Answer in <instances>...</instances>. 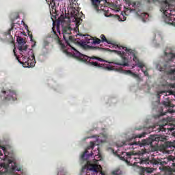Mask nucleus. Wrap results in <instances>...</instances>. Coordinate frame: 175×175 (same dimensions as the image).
Instances as JSON below:
<instances>
[{
	"label": "nucleus",
	"instance_id": "20",
	"mask_svg": "<svg viewBox=\"0 0 175 175\" xmlns=\"http://www.w3.org/2000/svg\"><path fill=\"white\" fill-rule=\"evenodd\" d=\"M172 147L175 148V140L174 142H169V141L166 142L163 144V148L165 149L172 148Z\"/></svg>",
	"mask_w": 175,
	"mask_h": 175
},
{
	"label": "nucleus",
	"instance_id": "5",
	"mask_svg": "<svg viewBox=\"0 0 175 175\" xmlns=\"http://www.w3.org/2000/svg\"><path fill=\"white\" fill-rule=\"evenodd\" d=\"M85 36L84 38L85 40H82L79 42V44L81 46L84 47V49H88L90 50H94V51L100 50V47L88 45V44H94V38H92L89 35H88L87 37H85L86 36Z\"/></svg>",
	"mask_w": 175,
	"mask_h": 175
},
{
	"label": "nucleus",
	"instance_id": "16",
	"mask_svg": "<svg viewBox=\"0 0 175 175\" xmlns=\"http://www.w3.org/2000/svg\"><path fill=\"white\" fill-rule=\"evenodd\" d=\"M100 2H102V0H91L92 6L96 12H99V5H100Z\"/></svg>",
	"mask_w": 175,
	"mask_h": 175
},
{
	"label": "nucleus",
	"instance_id": "26",
	"mask_svg": "<svg viewBox=\"0 0 175 175\" xmlns=\"http://www.w3.org/2000/svg\"><path fill=\"white\" fill-rule=\"evenodd\" d=\"M18 49L21 52L24 53V51H27L28 50V46L27 45H21L18 46Z\"/></svg>",
	"mask_w": 175,
	"mask_h": 175
},
{
	"label": "nucleus",
	"instance_id": "19",
	"mask_svg": "<svg viewBox=\"0 0 175 175\" xmlns=\"http://www.w3.org/2000/svg\"><path fill=\"white\" fill-rule=\"evenodd\" d=\"M55 36V40H56L57 43L61 46L62 49H65V44L62 43V40L59 39V36H58V34H57L56 31H53Z\"/></svg>",
	"mask_w": 175,
	"mask_h": 175
},
{
	"label": "nucleus",
	"instance_id": "6",
	"mask_svg": "<svg viewBox=\"0 0 175 175\" xmlns=\"http://www.w3.org/2000/svg\"><path fill=\"white\" fill-rule=\"evenodd\" d=\"M139 163L141 165H146V166H148V165H161V166L167 165V162L154 158L151 160H150V158H143L142 159H139Z\"/></svg>",
	"mask_w": 175,
	"mask_h": 175
},
{
	"label": "nucleus",
	"instance_id": "13",
	"mask_svg": "<svg viewBox=\"0 0 175 175\" xmlns=\"http://www.w3.org/2000/svg\"><path fill=\"white\" fill-rule=\"evenodd\" d=\"M71 17L74 18L75 21L77 23V25H80V24H81V21H83V19L80 18L81 17V14L79 13V10L75 8L72 9Z\"/></svg>",
	"mask_w": 175,
	"mask_h": 175
},
{
	"label": "nucleus",
	"instance_id": "47",
	"mask_svg": "<svg viewBox=\"0 0 175 175\" xmlns=\"http://www.w3.org/2000/svg\"><path fill=\"white\" fill-rule=\"evenodd\" d=\"M79 36H81V34H79Z\"/></svg>",
	"mask_w": 175,
	"mask_h": 175
},
{
	"label": "nucleus",
	"instance_id": "48",
	"mask_svg": "<svg viewBox=\"0 0 175 175\" xmlns=\"http://www.w3.org/2000/svg\"><path fill=\"white\" fill-rule=\"evenodd\" d=\"M174 80H175V77H174Z\"/></svg>",
	"mask_w": 175,
	"mask_h": 175
},
{
	"label": "nucleus",
	"instance_id": "8",
	"mask_svg": "<svg viewBox=\"0 0 175 175\" xmlns=\"http://www.w3.org/2000/svg\"><path fill=\"white\" fill-rule=\"evenodd\" d=\"M118 157L121 159V161H124L127 163L128 166H132V163H131V159H136L135 154H133L131 152H124L122 154H118Z\"/></svg>",
	"mask_w": 175,
	"mask_h": 175
},
{
	"label": "nucleus",
	"instance_id": "12",
	"mask_svg": "<svg viewBox=\"0 0 175 175\" xmlns=\"http://www.w3.org/2000/svg\"><path fill=\"white\" fill-rule=\"evenodd\" d=\"M98 160L94 159V164L92 163L91 161H88L87 165H85L83 169H87V170H90L91 172H95L98 173L99 171V165H98Z\"/></svg>",
	"mask_w": 175,
	"mask_h": 175
},
{
	"label": "nucleus",
	"instance_id": "31",
	"mask_svg": "<svg viewBox=\"0 0 175 175\" xmlns=\"http://www.w3.org/2000/svg\"><path fill=\"white\" fill-rule=\"evenodd\" d=\"M16 40H17L18 44H24V43H25V41L24 40V38H23L20 37V36H18Z\"/></svg>",
	"mask_w": 175,
	"mask_h": 175
},
{
	"label": "nucleus",
	"instance_id": "37",
	"mask_svg": "<svg viewBox=\"0 0 175 175\" xmlns=\"http://www.w3.org/2000/svg\"><path fill=\"white\" fill-rule=\"evenodd\" d=\"M31 58V57H24V59L23 61H28V59H29Z\"/></svg>",
	"mask_w": 175,
	"mask_h": 175
},
{
	"label": "nucleus",
	"instance_id": "22",
	"mask_svg": "<svg viewBox=\"0 0 175 175\" xmlns=\"http://www.w3.org/2000/svg\"><path fill=\"white\" fill-rule=\"evenodd\" d=\"M86 62V64H89V65H90L91 66H95L96 68H103L102 65H100V64H98L97 62H91V61H88V62Z\"/></svg>",
	"mask_w": 175,
	"mask_h": 175
},
{
	"label": "nucleus",
	"instance_id": "44",
	"mask_svg": "<svg viewBox=\"0 0 175 175\" xmlns=\"http://www.w3.org/2000/svg\"><path fill=\"white\" fill-rule=\"evenodd\" d=\"M57 32H59V35H61V31L59 30H57Z\"/></svg>",
	"mask_w": 175,
	"mask_h": 175
},
{
	"label": "nucleus",
	"instance_id": "29",
	"mask_svg": "<svg viewBox=\"0 0 175 175\" xmlns=\"http://www.w3.org/2000/svg\"><path fill=\"white\" fill-rule=\"evenodd\" d=\"M111 174L113 175H122V172L120 169H116L113 170Z\"/></svg>",
	"mask_w": 175,
	"mask_h": 175
},
{
	"label": "nucleus",
	"instance_id": "41",
	"mask_svg": "<svg viewBox=\"0 0 175 175\" xmlns=\"http://www.w3.org/2000/svg\"><path fill=\"white\" fill-rule=\"evenodd\" d=\"M169 111H170V113H175V111H174V110H170V109Z\"/></svg>",
	"mask_w": 175,
	"mask_h": 175
},
{
	"label": "nucleus",
	"instance_id": "10",
	"mask_svg": "<svg viewBox=\"0 0 175 175\" xmlns=\"http://www.w3.org/2000/svg\"><path fill=\"white\" fill-rule=\"evenodd\" d=\"M1 92L5 96V100H16L17 99V94L14 90H1Z\"/></svg>",
	"mask_w": 175,
	"mask_h": 175
},
{
	"label": "nucleus",
	"instance_id": "18",
	"mask_svg": "<svg viewBox=\"0 0 175 175\" xmlns=\"http://www.w3.org/2000/svg\"><path fill=\"white\" fill-rule=\"evenodd\" d=\"M124 75H129L130 76H132V77H134L135 79H138V80H140V77H139V75L132 72L131 70H124Z\"/></svg>",
	"mask_w": 175,
	"mask_h": 175
},
{
	"label": "nucleus",
	"instance_id": "43",
	"mask_svg": "<svg viewBox=\"0 0 175 175\" xmlns=\"http://www.w3.org/2000/svg\"><path fill=\"white\" fill-rule=\"evenodd\" d=\"M172 135H173V136H174V137H175V131L173 132Z\"/></svg>",
	"mask_w": 175,
	"mask_h": 175
},
{
	"label": "nucleus",
	"instance_id": "35",
	"mask_svg": "<svg viewBox=\"0 0 175 175\" xmlns=\"http://www.w3.org/2000/svg\"><path fill=\"white\" fill-rule=\"evenodd\" d=\"M3 150V151H5V147H1V146H0V157L2 156V155H3V154H2V150Z\"/></svg>",
	"mask_w": 175,
	"mask_h": 175
},
{
	"label": "nucleus",
	"instance_id": "42",
	"mask_svg": "<svg viewBox=\"0 0 175 175\" xmlns=\"http://www.w3.org/2000/svg\"><path fill=\"white\" fill-rule=\"evenodd\" d=\"M16 170H17L18 172H21V168L16 169Z\"/></svg>",
	"mask_w": 175,
	"mask_h": 175
},
{
	"label": "nucleus",
	"instance_id": "11",
	"mask_svg": "<svg viewBox=\"0 0 175 175\" xmlns=\"http://www.w3.org/2000/svg\"><path fill=\"white\" fill-rule=\"evenodd\" d=\"M95 147V144L94 142H90V146L87 148V149L84 151V152L81 156V159L82 161H87L90 157H92L94 155V153H92V151H91V153L88 152V150H94V148Z\"/></svg>",
	"mask_w": 175,
	"mask_h": 175
},
{
	"label": "nucleus",
	"instance_id": "27",
	"mask_svg": "<svg viewBox=\"0 0 175 175\" xmlns=\"http://www.w3.org/2000/svg\"><path fill=\"white\" fill-rule=\"evenodd\" d=\"M164 54L165 57H170L169 61H173V59L175 58V55L174 53H167L165 52Z\"/></svg>",
	"mask_w": 175,
	"mask_h": 175
},
{
	"label": "nucleus",
	"instance_id": "21",
	"mask_svg": "<svg viewBox=\"0 0 175 175\" xmlns=\"http://www.w3.org/2000/svg\"><path fill=\"white\" fill-rule=\"evenodd\" d=\"M163 105L165 107H174V105L172 104V101L170 98H167L165 101H163Z\"/></svg>",
	"mask_w": 175,
	"mask_h": 175
},
{
	"label": "nucleus",
	"instance_id": "4",
	"mask_svg": "<svg viewBox=\"0 0 175 175\" xmlns=\"http://www.w3.org/2000/svg\"><path fill=\"white\" fill-rule=\"evenodd\" d=\"M172 5L167 1L161 3V12H163L166 24L175 27V10H172Z\"/></svg>",
	"mask_w": 175,
	"mask_h": 175
},
{
	"label": "nucleus",
	"instance_id": "2",
	"mask_svg": "<svg viewBox=\"0 0 175 175\" xmlns=\"http://www.w3.org/2000/svg\"><path fill=\"white\" fill-rule=\"evenodd\" d=\"M129 6H132L133 8L124 7V10L121 12L122 16L120 17V21H125V20H126V16H129L130 13H132V12H135L136 16L142 18V20L147 18L148 14L142 10V3H140V1H131Z\"/></svg>",
	"mask_w": 175,
	"mask_h": 175
},
{
	"label": "nucleus",
	"instance_id": "36",
	"mask_svg": "<svg viewBox=\"0 0 175 175\" xmlns=\"http://www.w3.org/2000/svg\"><path fill=\"white\" fill-rule=\"evenodd\" d=\"M170 125H172V126H174V128H175V119H174L172 122H170Z\"/></svg>",
	"mask_w": 175,
	"mask_h": 175
},
{
	"label": "nucleus",
	"instance_id": "38",
	"mask_svg": "<svg viewBox=\"0 0 175 175\" xmlns=\"http://www.w3.org/2000/svg\"><path fill=\"white\" fill-rule=\"evenodd\" d=\"M60 18H63V20H65V18H66V16H65V17H64V15H61Z\"/></svg>",
	"mask_w": 175,
	"mask_h": 175
},
{
	"label": "nucleus",
	"instance_id": "32",
	"mask_svg": "<svg viewBox=\"0 0 175 175\" xmlns=\"http://www.w3.org/2000/svg\"><path fill=\"white\" fill-rule=\"evenodd\" d=\"M136 66H138V68H140V69H143L144 68V64L142 62H137V64H135Z\"/></svg>",
	"mask_w": 175,
	"mask_h": 175
},
{
	"label": "nucleus",
	"instance_id": "17",
	"mask_svg": "<svg viewBox=\"0 0 175 175\" xmlns=\"http://www.w3.org/2000/svg\"><path fill=\"white\" fill-rule=\"evenodd\" d=\"M154 169L153 168H150V167H142V172H141V174L140 175H148L149 173H152Z\"/></svg>",
	"mask_w": 175,
	"mask_h": 175
},
{
	"label": "nucleus",
	"instance_id": "39",
	"mask_svg": "<svg viewBox=\"0 0 175 175\" xmlns=\"http://www.w3.org/2000/svg\"><path fill=\"white\" fill-rule=\"evenodd\" d=\"M174 170H175V162L172 163V165Z\"/></svg>",
	"mask_w": 175,
	"mask_h": 175
},
{
	"label": "nucleus",
	"instance_id": "7",
	"mask_svg": "<svg viewBox=\"0 0 175 175\" xmlns=\"http://www.w3.org/2000/svg\"><path fill=\"white\" fill-rule=\"evenodd\" d=\"M72 31H73V29H72L70 26L62 27L63 38L67 44H69V40L70 42H75V40H76L73 36H70L72 35Z\"/></svg>",
	"mask_w": 175,
	"mask_h": 175
},
{
	"label": "nucleus",
	"instance_id": "23",
	"mask_svg": "<svg viewBox=\"0 0 175 175\" xmlns=\"http://www.w3.org/2000/svg\"><path fill=\"white\" fill-rule=\"evenodd\" d=\"M59 4V0H51V5H52L53 12H56L55 8H57V5Z\"/></svg>",
	"mask_w": 175,
	"mask_h": 175
},
{
	"label": "nucleus",
	"instance_id": "15",
	"mask_svg": "<svg viewBox=\"0 0 175 175\" xmlns=\"http://www.w3.org/2000/svg\"><path fill=\"white\" fill-rule=\"evenodd\" d=\"M167 68H170L169 64L165 63L163 66L160 67V72H166L167 75H174L175 74V69H170L167 71Z\"/></svg>",
	"mask_w": 175,
	"mask_h": 175
},
{
	"label": "nucleus",
	"instance_id": "30",
	"mask_svg": "<svg viewBox=\"0 0 175 175\" xmlns=\"http://www.w3.org/2000/svg\"><path fill=\"white\" fill-rule=\"evenodd\" d=\"M28 36L30 38L31 42H33L34 43V44L33 46H31V47H33V46H35L36 44V41H35L33 40V36H32V33L29 32L28 33Z\"/></svg>",
	"mask_w": 175,
	"mask_h": 175
},
{
	"label": "nucleus",
	"instance_id": "45",
	"mask_svg": "<svg viewBox=\"0 0 175 175\" xmlns=\"http://www.w3.org/2000/svg\"><path fill=\"white\" fill-rule=\"evenodd\" d=\"M165 113H161V116H165Z\"/></svg>",
	"mask_w": 175,
	"mask_h": 175
},
{
	"label": "nucleus",
	"instance_id": "40",
	"mask_svg": "<svg viewBox=\"0 0 175 175\" xmlns=\"http://www.w3.org/2000/svg\"><path fill=\"white\" fill-rule=\"evenodd\" d=\"M13 51H14V55H15V57H17V55L16 54V49H14Z\"/></svg>",
	"mask_w": 175,
	"mask_h": 175
},
{
	"label": "nucleus",
	"instance_id": "1",
	"mask_svg": "<svg viewBox=\"0 0 175 175\" xmlns=\"http://www.w3.org/2000/svg\"><path fill=\"white\" fill-rule=\"evenodd\" d=\"M112 47H114L115 49H119L120 50H124V51H117V50H110L109 51H112V53H115V54H117L118 55H120L122 58V62L114 61L112 62L114 65H118L119 66H129V63L128 62V57L129 55H132L133 60L135 64H137L139 62V59L137 58V56H136V51L126 48L123 46H120L119 44H113Z\"/></svg>",
	"mask_w": 175,
	"mask_h": 175
},
{
	"label": "nucleus",
	"instance_id": "24",
	"mask_svg": "<svg viewBox=\"0 0 175 175\" xmlns=\"http://www.w3.org/2000/svg\"><path fill=\"white\" fill-rule=\"evenodd\" d=\"M8 167H11L12 170H16V163L12 160L8 161V165H7Z\"/></svg>",
	"mask_w": 175,
	"mask_h": 175
},
{
	"label": "nucleus",
	"instance_id": "25",
	"mask_svg": "<svg viewBox=\"0 0 175 175\" xmlns=\"http://www.w3.org/2000/svg\"><path fill=\"white\" fill-rule=\"evenodd\" d=\"M100 39H101V42H102L103 43H105V42L107 43L108 44H111V41L107 40V39L106 38V36H105V35L102 34V35L100 36Z\"/></svg>",
	"mask_w": 175,
	"mask_h": 175
},
{
	"label": "nucleus",
	"instance_id": "9",
	"mask_svg": "<svg viewBox=\"0 0 175 175\" xmlns=\"http://www.w3.org/2000/svg\"><path fill=\"white\" fill-rule=\"evenodd\" d=\"M76 57L79 61H82V62H88V61H91V59H97V61H100V62H105V59L100 57L96 56L88 57V55L80 53V52L77 53Z\"/></svg>",
	"mask_w": 175,
	"mask_h": 175
},
{
	"label": "nucleus",
	"instance_id": "14",
	"mask_svg": "<svg viewBox=\"0 0 175 175\" xmlns=\"http://www.w3.org/2000/svg\"><path fill=\"white\" fill-rule=\"evenodd\" d=\"M18 62L20 64H23V66L25 68H31V66H33V61H35V55L32 53L31 56L27 61H20V59H18Z\"/></svg>",
	"mask_w": 175,
	"mask_h": 175
},
{
	"label": "nucleus",
	"instance_id": "28",
	"mask_svg": "<svg viewBox=\"0 0 175 175\" xmlns=\"http://www.w3.org/2000/svg\"><path fill=\"white\" fill-rule=\"evenodd\" d=\"M165 124L163 125H159L158 129H157V131L158 132H166V129L165 128Z\"/></svg>",
	"mask_w": 175,
	"mask_h": 175
},
{
	"label": "nucleus",
	"instance_id": "34",
	"mask_svg": "<svg viewBox=\"0 0 175 175\" xmlns=\"http://www.w3.org/2000/svg\"><path fill=\"white\" fill-rule=\"evenodd\" d=\"M142 72H143L144 76L148 77V72L147 70H144V69H142Z\"/></svg>",
	"mask_w": 175,
	"mask_h": 175
},
{
	"label": "nucleus",
	"instance_id": "33",
	"mask_svg": "<svg viewBox=\"0 0 175 175\" xmlns=\"http://www.w3.org/2000/svg\"><path fill=\"white\" fill-rule=\"evenodd\" d=\"M102 40L96 37L94 38V44H100Z\"/></svg>",
	"mask_w": 175,
	"mask_h": 175
},
{
	"label": "nucleus",
	"instance_id": "46",
	"mask_svg": "<svg viewBox=\"0 0 175 175\" xmlns=\"http://www.w3.org/2000/svg\"><path fill=\"white\" fill-rule=\"evenodd\" d=\"M105 2H107V0H105Z\"/></svg>",
	"mask_w": 175,
	"mask_h": 175
},
{
	"label": "nucleus",
	"instance_id": "3",
	"mask_svg": "<svg viewBox=\"0 0 175 175\" xmlns=\"http://www.w3.org/2000/svg\"><path fill=\"white\" fill-rule=\"evenodd\" d=\"M144 136H146V133H142V134L134 135L133 137L129 139V140L123 142L120 145L118 146V147H122L124 146H133L134 144L137 146V144H139L140 147H142V146H152V143H154V142H159V137L158 135H151L148 139H144L142 143L140 142H137L135 141V139H137V137L139 139H142V137H144Z\"/></svg>",
	"mask_w": 175,
	"mask_h": 175
}]
</instances>
